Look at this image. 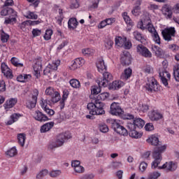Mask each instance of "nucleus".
Segmentation results:
<instances>
[{
  "instance_id": "412c9836",
  "label": "nucleus",
  "mask_w": 179,
  "mask_h": 179,
  "mask_svg": "<svg viewBox=\"0 0 179 179\" xmlns=\"http://www.w3.org/2000/svg\"><path fill=\"white\" fill-rule=\"evenodd\" d=\"M162 13L166 19H171L173 17V10L170 6L165 4L162 8Z\"/></svg>"
},
{
  "instance_id": "6e6552de",
  "label": "nucleus",
  "mask_w": 179,
  "mask_h": 179,
  "mask_svg": "<svg viewBox=\"0 0 179 179\" xmlns=\"http://www.w3.org/2000/svg\"><path fill=\"white\" fill-rule=\"evenodd\" d=\"M45 94L52 97V101L53 103H58V101L61 100V94L58 91L55 90V89H54L52 87H48L46 88Z\"/></svg>"
},
{
  "instance_id": "393cba45",
  "label": "nucleus",
  "mask_w": 179,
  "mask_h": 179,
  "mask_svg": "<svg viewBox=\"0 0 179 179\" xmlns=\"http://www.w3.org/2000/svg\"><path fill=\"white\" fill-rule=\"evenodd\" d=\"M96 68L98 69V72H100V73H104V72L107 71V66H106L103 59H99L97 60Z\"/></svg>"
},
{
  "instance_id": "ddd939ff",
  "label": "nucleus",
  "mask_w": 179,
  "mask_h": 179,
  "mask_svg": "<svg viewBox=\"0 0 179 179\" xmlns=\"http://www.w3.org/2000/svg\"><path fill=\"white\" fill-rule=\"evenodd\" d=\"M158 170H164L165 171L170 172V171H176L177 170V165L176 162H168L164 164L162 166H158Z\"/></svg>"
},
{
  "instance_id": "9b49d317",
  "label": "nucleus",
  "mask_w": 179,
  "mask_h": 179,
  "mask_svg": "<svg viewBox=\"0 0 179 179\" xmlns=\"http://www.w3.org/2000/svg\"><path fill=\"white\" fill-rule=\"evenodd\" d=\"M48 103L50 101L48 99H45L44 98H41L39 102V106L41 108L48 114V115L52 116L55 114V111L50 108H48Z\"/></svg>"
},
{
  "instance_id": "de8ad7c7",
  "label": "nucleus",
  "mask_w": 179,
  "mask_h": 179,
  "mask_svg": "<svg viewBox=\"0 0 179 179\" xmlns=\"http://www.w3.org/2000/svg\"><path fill=\"white\" fill-rule=\"evenodd\" d=\"M152 34V38L156 44H160V36H159V34L156 31V29L154 28V31H150Z\"/></svg>"
},
{
  "instance_id": "6e6d98bb",
  "label": "nucleus",
  "mask_w": 179,
  "mask_h": 179,
  "mask_svg": "<svg viewBox=\"0 0 179 179\" xmlns=\"http://www.w3.org/2000/svg\"><path fill=\"white\" fill-rule=\"evenodd\" d=\"M142 71L143 72H144V73L149 75L153 73V67L150 65H145L143 66Z\"/></svg>"
},
{
  "instance_id": "79ce46f5",
  "label": "nucleus",
  "mask_w": 179,
  "mask_h": 179,
  "mask_svg": "<svg viewBox=\"0 0 179 179\" xmlns=\"http://www.w3.org/2000/svg\"><path fill=\"white\" fill-rule=\"evenodd\" d=\"M20 118V115L14 113L10 116V120L7 122V125H12L14 122H16L17 120Z\"/></svg>"
},
{
  "instance_id": "13d9d810",
  "label": "nucleus",
  "mask_w": 179,
  "mask_h": 179,
  "mask_svg": "<svg viewBox=\"0 0 179 179\" xmlns=\"http://www.w3.org/2000/svg\"><path fill=\"white\" fill-rule=\"evenodd\" d=\"M99 3L100 0H91L89 8L90 9H97V8H99Z\"/></svg>"
},
{
  "instance_id": "aec40b11",
  "label": "nucleus",
  "mask_w": 179,
  "mask_h": 179,
  "mask_svg": "<svg viewBox=\"0 0 179 179\" xmlns=\"http://www.w3.org/2000/svg\"><path fill=\"white\" fill-rule=\"evenodd\" d=\"M124 86H125V83L121 80H116L109 85V90H120Z\"/></svg>"
},
{
  "instance_id": "774afa93",
  "label": "nucleus",
  "mask_w": 179,
  "mask_h": 179,
  "mask_svg": "<svg viewBox=\"0 0 179 179\" xmlns=\"http://www.w3.org/2000/svg\"><path fill=\"white\" fill-rule=\"evenodd\" d=\"M33 37H38V36H41V30L39 29H34L32 30Z\"/></svg>"
},
{
  "instance_id": "58836bf2",
  "label": "nucleus",
  "mask_w": 179,
  "mask_h": 179,
  "mask_svg": "<svg viewBox=\"0 0 179 179\" xmlns=\"http://www.w3.org/2000/svg\"><path fill=\"white\" fill-rule=\"evenodd\" d=\"M152 52L155 54L156 57H162L163 54H164V52H163V50H162V48H160L157 45H154L152 47Z\"/></svg>"
},
{
  "instance_id": "7c9ffc66",
  "label": "nucleus",
  "mask_w": 179,
  "mask_h": 179,
  "mask_svg": "<svg viewBox=\"0 0 179 179\" xmlns=\"http://www.w3.org/2000/svg\"><path fill=\"white\" fill-rule=\"evenodd\" d=\"M131 76H132V69H131V68H127L122 73L121 78L124 80H128Z\"/></svg>"
},
{
  "instance_id": "cd10ccee",
  "label": "nucleus",
  "mask_w": 179,
  "mask_h": 179,
  "mask_svg": "<svg viewBox=\"0 0 179 179\" xmlns=\"http://www.w3.org/2000/svg\"><path fill=\"white\" fill-rule=\"evenodd\" d=\"M81 52L85 57H93L96 50L92 48H85L82 49Z\"/></svg>"
},
{
  "instance_id": "a878e982",
  "label": "nucleus",
  "mask_w": 179,
  "mask_h": 179,
  "mask_svg": "<svg viewBox=\"0 0 179 179\" xmlns=\"http://www.w3.org/2000/svg\"><path fill=\"white\" fill-rule=\"evenodd\" d=\"M146 142H148L150 145H152V146H157L159 143H160L159 137L156 134L150 136L146 140Z\"/></svg>"
},
{
  "instance_id": "c03bdc74",
  "label": "nucleus",
  "mask_w": 179,
  "mask_h": 179,
  "mask_svg": "<svg viewBox=\"0 0 179 179\" xmlns=\"http://www.w3.org/2000/svg\"><path fill=\"white\" fill-rule=\"evenodd\" d=\"M134 124L136 125V128H143L145 126V120L141 119V118H136L134 120Z\"/></svg>"
},
{
  "instance_id": "423d86ee",
  "label": "nucleus",
  "mask_w": 179,
  "mask_h": 179,
  "mask_svg": "<svg viewBox=\"0 0 179 179\" xmlns=\"http://www.w3.org/2000/svg\"><path fill=\"white\" fill-rule=\"evenodd\" d=\"M145 89L147 92L150 93H153V92H159L161 90L162 87L157 83V80L153 77H150L148 79V81L145 84Z\"/></svg>"
},
{
  "instance_id": "0eeeda50",
  "label": "nucleus",
  "mask_w": 179,
  "mask_h": 179,
  "mask_svg": "<svg viewBox=\"0 0 179 179\" xmlns=\"http://www.w3.org/2000/svg\"><path fill=\"white\" fill-rule=\"evenodd\" d=\"M115 44L117 47H122L125 50H129L132 47V43L129 41H127L125 36H116L115 38Z\"/></svg>"
},
{
  "instance_id": "b1692460",
  "label": "nucleus",
  "mask_w": 179,
  "mask_h": 179,
  "mask_svg": "<svg viewBox=\"0 0 179 179\" xmlns=\"http://www.w3.org/2000/svg\"><path fill=\"white\" fill-rule=\"evenodd\" d=\"M120 61L124 65L131 64V54L128 52H124L121 55Z\"/></svg>"
},
{
  "instance_id": "bf43d9fd",
  "label": "nucleus",
  "mask_w": 179,
  "mask_h": 179,
  "mask_svg": "<svg viewBox=\"0 0 179 179\" xmlns=\"http://www.w3.org/2000/svg\"><path fill=\"white\" fill-rule=\"evenodd\" d=\"M68 69H69V71H76V69H79V66H78V64L74 62V60H73L71 62V64H70L68 66Z\"/></svg>"
},
{
  "instance_id": "7ed1b4c3",
  "label": "nucleus",
  "mask_w": 179,
  "mask_h": 179,
  "mask_svg": "<svg viewBox=\"0 0 179 179\" xmlns=\"http://www.w3.org/2000/svg\"><path fill=\"white\" fill-rule=\"evenodd\" d=\"M138 29L141 30H148V31H155V27L152 24V20L149 14L145 13L141 15L140 21L137 24Z\"/></svg>"
},
{
  "instance_id": "a18cd8bd",
  "label": "nucleus",
  "mask_w": 179,
  "mask_h": 179,
  "mask_svg": "<svg viewBox=\"0 0 179 179\" xmlns=\"http://www.w3.org/2000/svg\"><path fill=\"white\" fill-rule=\"evenodd\" d=\"M54 32L52 31V29H46L45 31V34L43 36L44 40H45V41H48V40H51V37L52 36Z\"/></svg>"
},
{
  "instance_id": "e2e57ef3",
  "label": "nucleus",
  "mask_w": 179,
  "mask_h": 179,
  "mask_svg": "<svg viewBox=\"0 0 179 179\" xmlns=\"http://www.w3.org/2000/svg\"><path fill=\"white\" fill-rule=\"evenodd\" d=\"M16 22V18L15 17H6L5 21H4V24H11V23H13Z\"/></svg>"
},
{
  "instance_id": "6ab92c4d",
  "label": "nucleus",
  "mask_w": 179,
  "mask_h": 179,
  "mask_svg": "<svg viewBox=\"0 0 179 179\" xmlns=\"http://www.w3.org/2000/svg\"><path fill=\"white\" fill-rule=\"evenodd\" d=\"M159 77L163 85L165 86H169L168 80H170V78H171L170 73L166 70H164L159 73Z\"/></svg>"
},
{
  "instance_id": "2eb2a0df",
  "label": "nucleus",
  "mask_w": 179,
  "mask_h": 179,
  "mask_svg": "<svg viewBox=\"0 0 179 179\" xmlns=\"http://www.w3.org/2000/svg\"><path fill=\"white\" fill-rule=\"evenodd\" d=\"M110 114L112 115H119L121 116L122 114H124V110L120 106V103L117 102H113L110 105Z\"/></svg>"
},
{
  "instance_id": "052dcab7",
  "label": "nucleus",
  "mask_w": 179,
  "mask_h": 179,
  "mask_svg": "<svg viewBox=\"0 0 179 179\" xmlns=\"http://www.w3.org/2000/svg\"><path fill=\"white\" fill-rule=\"evenodd\" d=\"M148 8L149 10H152L154 13H156V10H159V6L155 3H150Z\"/></svg>"
},
{
  "instance_id": "bb28decb",
  "label": "nucleus",
  "mask_w": 179,
  "mask_h": 179,
  "mask_svg": "<svg viewBox=\"0 0 179 179\" xmlns=\"http://www.w3.org/2000/svg\"><path fill=\"white\" fill-rule=\"evenodd\" d=\"M141 3H142V0H137L136 1V6L131 10V13L134 16H139L141 15Z\"/></svg>"
},
{
  "instance_id": "c9c22d12",
  "label": "nucleus",
  "mask_w": 179,
  "mask_h": 179,
  "mask_svg": "<svg viewBox=\"0 0 179 179\" xmlns=\"http://www.w3.org/2000/svg\"><path fill=\"white\" fill-rule=\"evenodd\" d=\"M17 141L20 146H24V143L26 142V134H24V133H20L17 134Z\"/></svg>"
},
{
  "instance_id": "f03ea898",
  "label": "nucleus",
  "mask_w": 179,
  "mask_h": 179,
  "mask_svg": "<svg viewBox=\"0 0 179 179\" xmlns=\"http://www.w3.org/2000/svg\"><path fill=\"white\" fill-rule=\"evenodd\" d=\"M71 138H72V134L69 131L62 133L57 136L55 141H51L49 143L48 148L56 149V148H61V146H64L65 141L71 139Z\"/></svg>"
},
{
  "instance_id": "e433bc0d",
  "label": "nucleus",
  "mask_w": 179,
  "mask_h": 179,
  "mask_svg": "<svg viewBox=\"0 0 179 179\" xmlns=\"http://www.w3.org/2000/svg\"><path fill=\"white\" fill-rule=\"evenodd\" d=\"M109 97H110V93L102 92L96 96V100L98 101H104V100H107V99H108Z\"/></svg>"
},
{
  "instance_id": "f257e3e1",
  "label": "nucleus",
  "mask_w": 179,
  "mask_h": 179,
  "mask_svg": "<svg viewBox=\"0 0 179 179\" xmlns=\"http://www.w3.org/2000/svg\"><path fill=\"white\" fill-rule=\"evenodd\" d=\"M166 149L167 145H159L157 146V149L152 152V157L153 159V161L151 163V168L153 170L157 169L159 164H160L162 160H163L162 153H164Z\"/></svg>"
},
{
  "instance_id": "c85d7f7f",
  "label": "nucleus",
  "mask_w": 179,
  "mask_h": 179,
  "mask_svg": "<svg viewBox=\"0 0 179 179\" xmlns=\"http://www.w3.org/2000/svg\"><path fill=\"white\" fill-rule=\"evenodd\" d=\"M54 124H55L54 122H50L41 126V134H45V132H48V131H50V129H51L52 127H54Z\"/></svg>"
},
{
  "instance_id": "4be33fe9",
  "label": "nucleus",
  "mask_w": 179,
  "mask_h": 179,
  "mask_svg": "<svg viewBox=\"0 0 179 179\" xmlns=\"http://www.w3.org/2000/svg\"><path fill=\"white\" fill-rule=\"evenodd\" d=\"M34 64V75L36 78H40V73H41V59H35Z\"/></svg>"
},
{
  "instance_id": "dca6fc26",
  "label": "nucleus",
  "mask_w": 179,
  "mask_h": 179,
  "mask_svg": "<svg viewBox=\"0 0 179 179\" xmlns=\"http://www.w3.org/2000/svg\"><path fill=\"white\" fill-rule=\"evenodd\" d=\"M136 51L138 55L145 57V58H152V52L143 45H138L136 48Z\"/></svg>"
},
{
  "instance_id": "72a5a7b5",
  "label": "nucleus",
  "mask_w": 179,
  "mask_h": 179,
  "mask_svg": "<svg viewBox=\"0 0 179 179\" xmlns=\"http://www.w3.org/2000/svg\"><path fill=\"white\" fill-rule=\"evenodd\" d=\"M69 83H70V86H71L73 89L78 90V89H80L81 87L80 81H79L76 78H73L70 80Z\"/></svg>"
},
{
  "instance_id": "5fc2aeb1",
  "label": "nucleus",
  "mask_w": 179,
  "mask_h": 179,
  "mask_svg": "<svg viewBox=\"0 0 179 179\" xmlns=\"http://www.w3.org/2000/svg\"><path fill=\"white\" fill-rule=\"evenodd\" d=\"M101 86L99 85V87H97V85H94L91 87V93L92 94H94V96L99 94V93H100V92H101Z\"/></svg>"
},
{
  "instance_id": "2f4dec72",
  "label": "nucleus",
  "mask_w": 179,
  "mask_h": 179,
  "mask_svg": "<svg viewBox=\"0 0 179 179\" xmlns=\"http://www.w3.org/2000/svg\"><path fill=\"white\" fill-rule=\"evenodd\" d=\"M78 24H79V22H78L76 18H70L68 22V27L69 29H71V30H74V29H76L78 27Z\"/></svg>"
},
{
  "instance_id": "f704fd0d",
  "label": "nucleus",
  "mask_w": 179,
  "mask_h": 179,
  "mask_svg": "<svg viewBox=\"0 0 179 179\" xmlns=\"http://www.w3.org/2000/svg\"><path fill=\"white\" fill-rule=\"evenodd\" d=\"M24 17L27 19H31L32 20H37L38 19V15L36 14V13L32 11H27L25 14L24 15Z\"/></svg>"
},
{
  "instance_id": "0e129e2a",
  "label": "nucleus",
  "mask_w": 179,
  "mask_h": 179,
  "mask_svg": "<svg viewBox=\"0 0 179 179\" xmlns=\"http://www.w3.org/2000/svg\"><path fill=\"white\" fill-rule=\"evenodd\" d=\"M99 131L106 134L108 131V127L106 124H101L99 125Z\"/></svg>"
},
{
  "instance_id": "f8f14e48",
  "label": "nucleus",
  "mask_w": 179,
  "mask_h": 179,
  "mask_svg": "<svg viewBox=\"0 0 179 179\" xmlns=\"http://www.w3.org/2000/svg\"><path fill=\"white\" fill-rule=\"evenodd\" d=\"M31 115L36 120V121H38L39 122H45V121H48V117L38 110H31Z\"/></svg>"
},
{
  "instance_id": "8fccbe9b",
  "label": "nucleus",
  "mask_w": 179,
  "mask_h": 179,
  "mask_svg": "<svg viewBox=\"0 0 179 179\" xmlns=\"http://www.w3.org/2000/svg\"><path fill=\"white\" fill-rule=\"evenodd\" d=\"M138 111H141L142 113H146L149 110V106L145 103H139L137 107Z\"/></svg>"
},
{
  "instance_id": "37998d69",
  "label": "nucleus",
  "mask_w": 179,
  "mask_h": 179,
  "mask_svg": "<svg viewBox=\"0 0 179 179\" xmlns=\"http://www.w3.org/2000/svg\"><path fill=\"white\" fill-rule=\"evenodd\" d=\"M113 44L114 42H113V40L110 38H106L104 41L103 46L106 50H111V48H113Z\"/></svg>"
},
{
  "instance_id": "4468645a",
  "label": "nucleus",
  "mask_w": 179,
  "mask_h": 179,
  "mask_svg": "<svg viewBox=\"0 0 179 179\" xmlns=\"http://www.w3.org/2000/svg\"><path fill=\"white\" fill-rule=\"evenodd\" d=\"M37 97H38V90H34L31 98L28 99L26 102L27 108L31 109L36 107V104H37Z\"/></svg>"
},
{
  "instance_id": "a19ab883",
  "label": "nucleus",
  "mask_w": 179,
  "mask_h": 179,
  "mask_svg": "<svg viewBox=\"0 0 179 179\" xmlns=\"http://www.w3.org/2000/svg\"><path fill=\"white\" fill-rule=\"evenodd\" d=\"M129 135L131 138H134V139H139V138L142 137V133L138 132L136 130L129 131Z\"/></svg>"
},
{
  "instance_id": "20e7f679",
  "label": "nucleus",
  "mask_w": 179,
  "mask_h": 179,
  "mask_svg": "<svg viewBox=\"0 0 179 179\" xmlns=\"http://www.w3.org/2000/svg\"><path fill=\"white\" fill-rule=\"evenodd\" d=\"M87 108L90 110V114L92 115H103L106 114L104 110V103L96 101L94 103H90L87 104Z\"/></svg>"
},
{
  "instance_id": "09e8293b",
  "label": "nucleus",
  "mask_w": 179,
  "mask_h": 179,
  "mask_svg": "<svg viewBox=\"0 0 179 179\" xmlns=\"http://www.w3.org/2000/svg\"><path fill=\"white\" fill-rule=\"evenodd\" d=\"M134 38L138 41H141V43H145V38L139 33V31H135L133 33Z\"/></svg>"
},
{
  "instance_id": "ea45409f",
  "label": "nucleus",
  "mask_w": 179,
  "mask_h": 179,
  "mask_svg": "<svg viewBox=\"0 0 179 179\" xmlns=\"http://www.w3.org/2000/svg\"><path fill=\"white\" fill-rule=\"evenodd\" d=\"M6 155L9 157H15L17 155V149H16V147H13L6 151Z\"/></svg>"
},
{
  "instance_id": "5701e85b",
  "label": "nucleus",
  "mask_w": 179,
  "mask_h": 179,
  "mask_svg": "<svg viewBox=\"0 0 179 179\" xmlns=\"http://www.w3.org/2000/svg\"><path fill=\"white\" fill-rule=\"evenodd\" d=\"M16 103H17V99L16 98H10L8 99L3 105L6 111H8L10 108H13L16 105Z\"/></svg>"
},
{
  "instance_id": "473e14b6",
  "label": "nucleus",
  "mask_w": 179,
  "mask_h": 179,
  "mask_svg": "<svg viewBox=\"0 0 179 179\" xmlns=\"http://www.w3.org/2000/svg\"><path fill=\"white\" fill-rule=\"evenodd\" d=\"M30 79H31V76L30 74H21L17 77V82L22 83L28 82Z\"/></svg>"
},
{
  "instance_id": "1a4fd4ad",
  "label": "nucleus",
  "mask_w": 179,
  "mask_h": 179,
  "mask_svg": "<svg viewBox=\"0 0 179 179\" xmlns=\"http://www.w3.org/2000/svg\"><path fill=\"white\" fill-rule=\"evenodd\" d=\"M162 34L166 41H171L173 37H176V28L174 27H167L162 31Z\"/></svg>"
},
{
  "instance_id": "4d7b16f0",
  "label": "nucleus",
  "mask_w": 179,
  "mask_h": 179,
  "mask_svg": "<svg viewBox=\"0 0 179 179\" xmlns=\"http://www.w3.org/2000/svg\"><path fill=\"white\" fill-rule=\"evenodd\" d=\"M173 76L176 82H179V64H177L173 67Z\"/></svg>"
},
{
  "instance_id": "3c124183",
  "label": "nucleus",
  "mask_w": 179,
  "mask_h": 179,
  "mask_svg": "<svg viewBox=\"0 0 179 179\" xmlns=\"http://www.w3.org/2000/svg\"><path fill=\"white\" fill-rule=\"evenodd\" d=\"M61 174H62V171H61V170H52L49 173V176L52 178H57V177H59V176H61Z\"/></svg>"
},
{
  "instance_id": "338daca9",
  "label": "nucleus",
  "mask_w": 179,
  "mask_h": 179,
  "mask_svg": "<svg viewBox=\"0 0 179 179\" xmlns=\"http://www.w3.org/2000/svg\"><path fill=\"white\" fill-rule=\"evenodd\" d=\"M145 131H150L155 130V126H153L152 123H147L145 125Z\"/></svg>"
},
{
  "instance_id": "680f3d73",
  "label": "nucleus",
  "mask_w": 179,
  "mask_h": 179,
  "mask_svg": "<svg viewBox=\"0 0 179 179\" xmlns=\"http://www.w3.org/2000/svg\"><path fill=\"white\" fill-rule=\"evenodd\" d=\"M148 169V164L145 162H143L140 164L139 170L141 173H144L145 171Z\"/></svg>"
},
{
  "instance_id": "4c0bfd02",
  "label": "nucleus",
  "mask_w": 179,
  "mask_h": 179,
  "mask_svg": "<svg viewBox=\"0 0 179 179\" xmlns=\"http://www.w3.org/2000/svg\"><path fill=\"white\" fill-rule=\"evenodd\" d=\"M122 16L125 22V23L127 24V26H134V22H132V20H131V17L128 16V13L124 12L122 14Z\"/></svg>"
},
{
  "instance_id": "f3484780",
  "label": "nucleus",
  "mask_w": 179,
  "mask_h": 179,
  "mask_svg": "<svg viewBox=\"0 0 179 179\" xmlns=\"http://www.w3.org/2000/svg\"><path fill=\"white\" fill-rule=\"evenodd\" d=\"M148 117L150 121H160V120H163L164 116L163 113L159 110H150L148 113Z\"/></svg>"
},
{
  "instance_id": "603ef678",
  "label": "nucleus",
  "mask_w": 179,
  "mask_h": 179,
  "mask_svg": "<svg viewBox=\"0 0 179 179\" xmlns=\"http://www.w3.org/2000/svg\"><path fill=\"white\" fill-rule=\"evenodd\" d=\"M46 176H48V170L43 169L39 173L36 174V179H43Z\"/></svg>"
},
{
  "instance_id": "69168bd1",
  "label": "nucleus",
  "mask_w": 179,
  "mask_h": 179,
  "mask_svg": "<svg viewBox=\"0 0 179 179\" xmlns=\"http://www.w3.org/2000/svg\"><path fill=\"white\" fill-rule=\"evenodd\" d=\"M75 173H78V174H82V173H85V168L80 165L73 169Z\"/></svg>"
},
{
  "instance_id": "49530a36",
  "label": "nucleus",
  "mask_w": 179,
  "mask_h": 179,
  "mask_svg": "<svg viewBox=\"0 0 179 179\" xmlns=\"http://www.w3.org/2000/svg\"><path fill=\"white\" fill-rule=\"evenodd\" d=\"M61 64V61L57 59L53 61L52 63L49 64L51 71H57L58 69V66Z\"/></svg>"
},
{
  "instance_id": "864d4df0",
  "label": "nucleus",
  "mask_w": 179,
  "mask_h": 179,
  "mask_svg": "<svg viewBox=\"0 0 179 179\" xmlns=\"http://www.w3.org/2000/svg\"><path fill=\"white\" fill-rule=\"evenodd\" d=\"M74 62L77 64V66H78V68H82V66H83L86 62L83 57H78L74 59Z\"/></svg>"
},
{
  "instance_id": "c756f323",
  "label": "nucleus",
  "mask_w": 179,
  "mask_h": 179,
  "mask_svg": "<svg viewBox=\"0 0 179 179\" xmlns=\"http://www.w3.org/2000/svg\"><path fill=\"white\" fill-rule=\"evenodd\" d=\"M11 64L17 68H24V64L17 57H12L10 59Z\"/></svg>"
},
{
  "instance_id": "a211bd4d",
  "label": "nucleus",
  "mask_w": 179,
  "mask_h": 179,
  "mask_svg": "<svg viewBox=\"0 0 179 179\" xmlns=\"http://www.w3.org/2000/svg\"><path fill=\"white\" fill-rule=\"evenodd\" d=\"M1 69L2 73H3L6 78L8 79H12L13 78V74L12 73V70L8 66V64H6L5 62L1 63Z\"/></svg>"
},
{
  "instance_id": "39448f33",
  "label": "nucleus",
  "mask_w": 179,
  "mask_h": 179,
  "mask_svg": "<svg viewBox=\"0 0 179 179\" xmlns=\"http://www.w3.org/2000/svg\"><path fill=\"white\" fill-rule=\"evenodd\" d=\"M107 121L111 124L112 128L114 129L115 132H117V134L122 136H127V135H128V131L122 127V121L117 119H109Z\"/></svg>"
},
{
  "instance_id": "9d476101",
  "label": "nucleus",
  "mask_w": 179,
  "mask_h": 179,
  "mask_svg": "<svg viewBox=\"0 0 179 179\" xmlns=\"http://www.w3.org/2000/svg\"><path fill=\"white\" fill-rule=\"evenodd\" d=\"M110 80H113V75L109 72H103V78H99L97 80V83L99 86H102V87H107L108 83Z\"/></svg>"
}]
</instances>
